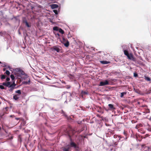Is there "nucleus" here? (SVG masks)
Listing matches in <instances>:
<instances>
[{"label":"nucleus","mask_w":151,"mask_h":151,"mask_svg":"<svg viewBox=\"0 0 151 151\" xmlns=\"http://www.w3.org/2000/svg\"><path fill=\"white\" fill-rule=\"evenodd\" d=\"M68 145L70 146V149H71V147H73L76 151H78L79 150L78 146L74 142H70V144H68Z\"/></svg>","instance_id":"1"},{"label":"nucleus","mask_w":151,"mask_h":151,"mask_svg":"<svg viewBox=\"0 0 151 151\" xmlns=\"http://www.w3.org/2000/svg\"><path fill=\"white\" fill-rule=\"evenodd\" d=\"M124 53L126 56H127L129 54L128 51V49L129 48L128 46L126 45H123L122 46Z\"/></svg>","instance_id":"2"},{"label":"nucleus","mask_w":151,"mask_h":151,"mask_svg":"<svg viewBox=\"0 0 151 151\" xmlns=\"http://www.w3.org/2000/svg\"><path fill=\"white\" fill-rule=\"evenodd\" d=\"M61 47L59 46H54L51 48L52 51H56L58 52H59L61 50Z\"/></svg>","instance_id":"3"},{"label":"nucleus","mask_w":151,"mask_h":151,"mask_svg":"<svg viewBox=\"0 0 151 151\" xmlns=\"http://www.w3.org/2000/svg\"><path fill=\"white\" fill-rule=\"evenodd\" d=\"M114 138L116 139L115 140L116 141H122L123 140V139H124V137H122L120 135H114Z\"/></svg>","instance_id":"4"},{"label":"nucleus","mask_w":151,"mask_h":151,"mask_svg":"<svg viewBox=\"0 0 151 151\" xmlns=\"http://www.w3.org/2000/svg\"><path fill=\"white\" fill-rule=\"evenodd\" d=\"M63 151H71V149L68 145L62 147Z\"/></svg>","instance_id":"5"},{"label":"nucleus","mask_w":151,"mask_h":151,"mask_svg":"<svg viewBox=\"0 0 151 151\" xmlns=\"http://www.w3.org/2000/svg\"><path fill=\"white\" fill-rule=\"evenodd\" d=\"M109 84L108 81L107 80H105L104 81H101L100 83V86H104Z\"/></svg>","instance_id":"6"},{"label":"nucleus","mask_w":151,"mask_h":151,"mask_svg":"<svg viewBox=\"0 0 151 151\" xmlns=\"http://www.w3.org/2000/svg\"><path fill=\"white\" fill-rule=\"evenodd\" d=\"M113 143L111 144H110L109 145V146L110 147H111V146H113L114 147L116 146L117 145V143L116 142H114V140L113 141Z\"/></svg>","instance_id":"7"},{"label":"nucleus","mask_w":151,"mask_h":151,"mask_svg":"<svg viewBox=\"0 0 151 151\" xmlns=\"http://www.w3.org/2000/svg\"><path fill=\"white\" fill-rule=\"evenodd\" d=\"M128 58L133 61H134V58L133 57V55L131 54H129L127 56Z\"/></svg>","instance_id":"8"},{"label":"nucleus","mask_w":151,"mask_h":151,"mask_svg":"<svg viewBox=\"0 0 151 151\" xmlns=\"http://www.w3.org/2000/svg\"><path fill=\"white\" fill-rule=\"evenodd\" d=\"M23 22L28 27H31V25H29L28 23L27 22L25 18H24L23 19Z\"/></svg>","instance_id":"9"},{"label":"nucleus","mask_w":151,"mask_h":151,"mask_svg":"<svg viewBox=\"0 0 151 151\" xmlns=\"http://www.w3.org/2000/svg\"><path fill=\"white\" fill-rule=\"evenodd\" d=\"M108 106L109 107V110H112L115 109V108L114 107V105L112 104H109Z\"/></svg>","instance_id":"10"},{"label":"nucleus","mask_w":151,"mask_h":151,"mask_svg":"<svg viewBox=\"0 0 151 151\" xmlns=\"http://www.w3.org/2000/svg\"><path fill=\"white\" fill-rule=\"evenodd\" d=\"M10 82L9 81H8L7 82H3L2 83V84L6 87H9V85H10Z\"/></svg>","instance_id":"11"},{"label":"nucleus","mask_w":151,"mask_h":151,"mask_svg":"<svg viewBox=\"0 0 151 151\" xmlns=\"http://www.w3.org/2000/svg\"><path fill=\"white\" fill-rule=\"evenodd\" d=\"M51 8L52 9L57 8L58 7V5L56 4H52L50 5Z\"/></svg>","instance_id":"12"},{"label":"nucleus","mask_w":151,"mask_h":151,"mask_svg":"<svg viewBox=\"0 0 151 151\" xmlns=\"http://www.w3.org/2000/svg\"><path fill=\"white\" fill-rule=\"evenodd\" d=\"M30 83V79H29L28 81H23L22 82V83L24 85H27V84L29 85Z\"/></svg>","instance_id":"13"},{"label":"nucleus","mask_w":151,"mask_h":151,"mask_svg":"<svg viewBox=\"0 0 151 151\" xmlns=\"http://www.w3.org/2000/svg\"><path fill=\"white\" fill-rule=\"evenodd\" d=\"M100 63L104 64H106L110 63V62L109 61L104 60L100 61Z\"/></svg>","instance_id":"14"},{"label":"nucleus","mask_w":151,"mask_h":151,"mask_svg":"<svg viewBox=\"0 0 151 151\" xmlns=\"http://www.w3.org/2000/svg\"><path fill=\"white\" fill-rule=\"evenodd\" d=\"M19 99L18 95H16L13 96V99L15 100H17Z\"/></svg>","instance_id":"15"},{"label":"nucleus","mask_w":151,"mask_h":151,"mask_svg":"<svg viewBox=\"0 0 151 151\" xmlns=\"http://www.w3.org/2000/svg\"><path fill=\"white\" fill-rule=\"evenodd\" d=\"M66 47H68L69 46V42L68 41H67L66 42L63 44Z\"/></svg>","instance_id":"16"},{"label":"nucleus","mask_w":151,"mask_h":151,"mask_svg":"<svg viewBox=\"0 0 151 151\" xmlns=\"http://www.w3.org/2000/svg\"><path fill=\"white\" fill-rule=\"evenodd\" d=\"M58 31L62 34H63L65 33L64 31L61 28H59Z\"/></svg>","instance_id":"17"},{"label":"nucleus","mask_w":151,"mask_h":151,"mask_svg":"<svg viewBox=\"0 0 151 151\" xmlns=\"http://www.w3.org/2000/svg\"><path fill=\"white\" fill-rule=\"evenodd\" d=\"M59 28L57 26H55L53 28V29L54 31H58L59 29Z\"/></svg>","instance_id":"18"},{"label":"nucleus","mask_w":151,"mask_h":151,"mask_svg":"<svg viewBox=\"0 0 151 151\" xmlns=\"http://www.w3.org/2000/svg\"><path fill=\"white\" fill-rule=\"evenodd\" d=\"M6 32H0V35L1 36H4L6 34Z\"/></svg>","instance_id":"19"},{"label":"nucleus","mask_w":151,"mask_h":151,"mask_svg":"<svg viewBox=\"0 0 151 151\" xmlns=\"http://www.w3.org/2000/svg\"><path fill=\"white\" fill-rule=\"evenodd\" d=\"M16 84H15L14 82L12 84H10V85H9V87H12V88H14Z\"/></svg>","instance_id":"20"},{"label":"nucleus","mask_w":151,"mask_h":151,"mask_svg":"<svg viewBox=\"0 0 151 151\" xmlns=\"http://www.w3.org/2000/svg\"><path fill=\"white\" fill-rule=\"evenodd\" d=\"M145 80L147 81H151L150 78L148 77L145 76Z\"/></svg>","instance_id":"21"},{"label":"nucleus","mask_w":151,"mask_h":151,"mask_svg":"<svg viewBox=\"0 0 151 151\" xmlns=\"http://www.w3.org/2000/svg\"><path fill=\"white\" fill-rule=\"evenodd\" d=\"M81 93L82 96L86 95V94H88V92H86L84 91H81Z\"/></svg>","instance_id":"22"},{"label":"nucleus","mask_w":151,"mask_h":151,"mask_svg":"<svg viewBox=\"0 0 151 151\" xmlns=\"http://www.w3.org/2000/svg\"><path fill=\"white\" fill-rule=\"evenodd\" d=\"M127 93L126 92H124L121 93V96L120 97L121 98H122L123 97L124 95L126 94Z\"/></svg>","instance_id":"23"},{"label":"nucleus","mask_w":151,"mask_h":151,"mask_svg":"<svg viewBox=\"0 0 151 151\" xmlns=\"http://www.w3.org/2000/svg\"><path fill=\"white\" fill-rule=\"evenodd\" d=\"M61 114H63V115L65 117H67V115L63 111V110H61Z\"/></svg>","instance_id":"24"},{"label":"nucleus","mask_w":151,"mask_h":151,"mask_svg":"<svg viewBox=\"0 0 151 151\" xmlns=\"http://www.w3.org/2000/svg\"><path fill=\"white\" fill-rule=\"evenodd\" d=\"M19 72L20 74V75H24L25 74V73L22 70H21Z\"/></svg>","instance_id":"25"},{"label":"nucleus","mask_w":151,"mask_h":151,"mask_svg":"<svg viewBox=\"0 0 151 151\" xmlns=\"http://www.w3.org/2000/svg\"><path fill=\"white\" fill-rule=\"evenodd\" d=\"M1 78V79H4L6 78V76L4 75H0Z\"/></svg>","instance_id":"26"},{"label":"nucleus","mask_w":151,"mask_h":151,"mask_svg":"<svg viewBox=\"0 0 151 151\" xmlns=\"http://www.w3.org/2000/svg\"><path fill=\"white\" fill-rule=\"evenodd\" d=\"M21 70L20 68H17L15 69V70L17 72H20Z\"/></svg>","instance_id":"27"},{"label":"nucleus","mask_w":151,"mask_h":151,"mask_svg":"<svg viewBox=\"0 0 151 151\" xmlns=\"http://www.w3.org/2000/svg\"><path fill=\"white\" fill-rule=\"evenodd\" d=\"M15 93L19 94H21V91L20 90H18L15 91Z\"/></svg>","instance_id":"28"},{"label":"nucleus","mask_w":151,"mask_h":151,"mask_svg":"<svg viewBox=\"0 0 151 151\" xmlns=\"http://www.w3.org/2000/svg\"><path fill=\"white\" fill-rule=\"evenodd\" d=\"M10 77L12 80H14L15 79V77L13 74H11L10 75Z\"/></svg>","instance_id":"29"},{"label":"nucleus","mask_w":151,"mask_h":151,"mask_svg":"<svg viewBox=\"0 0 151 151\" xmlns=\"http://www.w3.org/2000/svg\"><path fill=\"white\" fill-rule=\"evenodd\" d=\"M67 41H68V40L65 39L64 37H63V44L66 42Z\"/></svg>","instance_id":"30"},{"label":"nucleus","mask_w":151,"mask_h":151,"mask_svg":"<svg viewBox=\"0 0 151 151\" xmlns=\"http://www.w3.org/2000/svg\"><path fill=\"white\" fill-rule=\"evenodd\" d=\"M5 73L7 75H9L10 74V72L8 70H6L5 72Z\"/></svg>","instance_id":"31"},{"label":"nucleus","mask_w":151,"mask_h":151,"mask_svg":"<svg viewBox=\"0 0 151 151\" xmlns=\"http://www.w3.org/2000/svg\"><path fill=\"white\" fill-rule=\"evenodd\" d=\"M4 86L2 85H0V88L1 89H5V88Z\"/></svg>","instance_id":"32"},{"label":"nucleus","mask_w":151,"mask_h":151,"mask_svg":"<svg viewBox=\"0 0 151 151\" xmlns=\"http://www.w3.org/2000/svg\"><path fill=\"white\" fill-rule=\"evenodd\" d=\"M10 88L9 90V91L10 92H12L14 88H12V87H9Z\"/></svg>","instance_id":"33"},{"label":"nucleus","mask_w":151,"mask_h":151,"mask_svg":"<svg viewBox=\"0 0 151 151\" xmlns=\"http://www.w3.org/2000/svg\"><path fill=\"white\" fill-rule=\"evenodd\" d=\"M53 12L56 14H58V12L57 10H53Z\"/></svg>","instance_id":"34"},{"label":"nucleus","mask_w":151,"mask_h":151,"mask_svg":"<svg viewBox=\"0 0 151 151\" xmlns=\"http://www.w3.org/2000/svg\"><path fill=\"white\" fill-rule=\"evenodd\" d=\"M2 64H3V65L2 66L3 67H6V63H3Z\"/></svg>","instance_id":"35"},{"label":"nucleus","mask_w":151,"mask_h":151,"mask_svg":"<svg viewBox=\"0 0 151 151\" xmlns=\"http://www.w3.org/2000/svg\"><path fill=\"white\" fill-rule=\"evenodd\" d=\"M134 77H137L138 76L137 74L136 73H134Z\"/></svg>","instance_id":"36"},{"label":"nucleus","mask_w":151,"mask_h":151,"mask_svg":"<svg viewBox=\"0 0 151 151\" xmlns=\"http://www.w3.org/2000/svg\"><path fill=\"white\" fill-rule=\"evenodd\" d=\"M6 80L7 81H9L10 80V79L9 78L7 77L6 78Z\"/></svg>","instance_id":"37"},{"label":"nucleus","mask_w":151,"mask_h":151,"mask_svg":"<svg viewBox=\"0 0 151 151\" xmlns=\"http://www.w3.org/2000/svg\"><path fill=\"white\" fill-rule=\"evenodd\" d=\"M113 150H114V151H115V148H111L109 150L110 151H112Z\"/></svg>","instance_id":"38"},{"label":"nucleus","mask_w":151,"mask_h":151,"mask_svg":"<svg viewBox=\"0 0 151 151\" xmlns=\"http://www.w3.org/2000/svg\"><path fill=\"white\" fill-rule=\"evenodd\" d=\"M70 86H66V88L67 89H69L70 88Z\"/></svg>","instance_id":"39"},{"label":"nucleus","mask_w":151,"mask_h":151,"mask_svg":"<svg viewBox=\"0 0 151 151\" xmlns=\"http://www.w3.org/2000/svg\"><path fill=\"white\" fill-rule=\"evenodd\" d=\"M55 35H57L58 36V37H59L60 36V34L58 33H56V34H55Z\"/></svg>","instance_id":"40"},{"label":"nucleus","mask_w":151,"mask_h":151,"mask_svg":"<svg viewBox=\"0 0 151 151\" xmlns=\"http://www.w3.org/2000/svg\"><path fill=\"white\" fill-rule=\"evenodd\" d=\"M50 22H51V23H52V24H54L55 23L53 22L51 20H50Z\"/></svg>","instance_id":"41"},{"label":"nucleus","mask_w":151,"mask_h":151,"mask_svg":"<svg viewBox=\"0 0 151 151\" xmlns=\"http://www.w3.org/2000/svg\"><path fill=\"white\" fill-rule=\"evenodd\" d=\"M110 131H111V130L110 129H108V132H110Z\"/></svg>","instance_id":"42"},{"label":"nucleus","mask_w":151,"mask_h":151,"mask_svg":"<svg viewBox=\"0 0 151 151\" xmlns=\"http://www.w3.org/2000/svg\"><path fill=\"white\" fill-rule=\"evenodd\" d=\"M69 94L70 96H71V94L70 93H69Z\"/></svg>","instance_id":"43"},{"label":"nucleus","mask_w":151,"mask_h":151,"mask_svg":"<svg viewBox=\"0 0 151 151\" xmlns=\"http://www.w3.org/2000/svg\"><path fill=\"white\" fill-rule=\"evenodd\" d=\"M14 116V115H10V117H12V116Z\"/></svg>","instance_id":"44"},{"label":"nucleus","mask_w":151,"mask_h":151,"mask_svg":"<svg viewBox=\"0 0 151 151\" xmlns=\"http://www.w3.org/2000/svg\"><path fill=\"white\" fill-rule=\"evenodd\" d=\"M16 119L17 120H18L19 119V118H16Z\"/></svg>","instance_id":"45"},{"label":"nucleus","mask_w":151,"mask_h":151,"mask_svg":"<svg viewBox=\"0 0 151 151\" xmlns=\"http://www.w3.org/2000/svg\"><path fill=\"white\" fill-rule=\"evenodd\" d=\"M13 138V137L12 136H11V138H10V139H12Z\"/></svg>","instance_id":"46"},{"label":"nucleus","mask_w":151,"mask_h":151,"mask_svg":"<svg viewBox=\"0 0 151 151\" xmlns=\"http://www.w3.org/2000/svg\"><path fill=\"white\" fill-rule=\"evenodd\" d=\"M63 83H64V84H65V82L64 81H63Z\"/></svg>","instance_id":"47"},{"label":"nucleus","mask_w":151,"mask_h":151,"mask_svg":"<svg viewBox=\"0 0 151 151\" xmlns=\"http://www.w3.org/2000/svg\"><path fill=\"white\" fill-rule=\"evenodd\" d=\"M26 78H28V76H27V75H26Z\"/></svg>","instance_id":"48"},{"label":"nucleus","mask_w":151,"mask_h":151,"mask_svg":"<svg viewBox=\"0 0 151 151\" xmlns=\"http://www.w3.org/2000/svg\"><path fill=\"white\" fill-rule=\"evenodd\" d=\"M136 128H137V126H136Z\"/></svg>","instance_id":"49"},{"label":"nucleus","mask_w":151,"mask_h":151,"mask_svg":"<svg viewBox=\"0 0 151 151\" xmlns=\"http://www.w3.org/2000/svg\"><path fill=\"white\" fill-rule=\"evenodd\" d=\"M1 63V62L0 61V64L1 63Z\"/></svg>","instance_id":"50"},{"label":"nucleus","mask_w":151,"mask_h":151,"mask_svg":"<svg viewBox=\"0 0 151 151\" xmlns=\"http://www.w3.org/2000/svg\"><path fill=\"white\" fill-rule=\"evenodd\" d=\"M108 134V133H106V135H107V134Z\"/></svg>","instance_id":"51"}]
</instances>
